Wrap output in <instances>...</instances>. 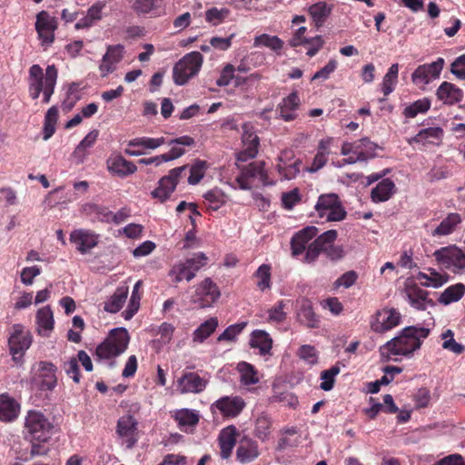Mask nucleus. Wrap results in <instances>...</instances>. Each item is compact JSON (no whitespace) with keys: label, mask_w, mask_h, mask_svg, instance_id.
I'll return each mask as SVG.
<instances>
[{"label":"nucleus","mask_w":465,"mask_h":465,"mask_svg":"<svg viewBox=\"0 0 465 465\" xmlns=\"http://www.w3.org/2000/svg\"><path fill=\"white\" fill-rule=\"evenodd\" d=\"M430 329L421 326H408L403 328L398 336L387 341L381 347V354L386 361H397L391 355L409 357L420 348L422 341L430 334Z\"/></svg>","instance_id":"f257e3e1"},{"label":"nucleus","mask_w":465,"mask_h":465,"mask_svg":"<svg viewBox=\"0 0 465 465\" xmlns=\"http://www.w3.org/2000/svg\"><path fill=\"white\" fill-rule=\"evenodd\" d=\"M53 430V423L44 413L35 410L27 412L24 427L25 440L46 442L51 439Z\"/></svg>","instance_id":"f03ea898"},{"label":"nucleus","mask_w":465,"mask_h":465,"mask_svg":"<svg viewBox=\"0 0 465 465\" xmlns=\"http://www.w3.org/2000/svg\"><path fill=\"white\" fill-rule=\"evenodd\" d=\"M432 256L441 270L454 274L465 273V249L450 244L436 250Z\"/></svg>","instance_id":"7ed1b4c3"},{"label":"nucleus","mask_w":465,"mask_h":465,"mask_svg":"<svg viewBox=\"0 0 465 465\" xmlns=\"http://www.w3.org/2000/svg\"><path fill=\"white\" fill-rule=\"evenodd\" d=\"M315 210L320 218L327 222H341L347 216V212L337 193H323L318 197Z\"/></svg>","instance_id":"20e7f679"},{"label":"nucleus","mask_w":465,"mask_h":465,"mask_svg":"<svg viewBox=\"0 0 465 465\" xmlns=\"http://www.w3.org/2000/svg\"><path fill=\"white\" fill-rule=\"evenodd\" d=\"M203 64V55L199 52H192L180 59L173 69V81L178 85L185 84L189 79L196 75Z\"/></svg>","instance_id":"39448f33"},{"label":"nucleus","mask_w":465,"mask_h":465,"mask_svg":"<svg viewBox=\"0 0 465 465\" xmlns=\"http://www.w3.org/2000/svg\"><path fill=\"white\" fill-rule=\"evenodd\" d=\"M207 260L204 253H196L184 262L175 263L169 271V276L176 283L183 280L190 282L194 278L196 272L207 263Z\"/></svg>","instance_id":"423d86ee"},{"label":"nucleus","mask_w":465,"mask_h":465,"mask_svg":"<svg viewBox=\"0 0 465 465\" xmlns=\"http://www.w3.org/2000/svg\"><path fill=\"white\" fill-rule=\"evenodd\" d=\"M56 367L49 361H40L36 370L32 369L30 386L32 390L53 391L56 384Z\"/></svg>","instance_id":"0eeeda50"},{"label":"nucleus","mask_w":465,"mask_h":465,"mask_svg":"<svg viewBox=\"0 0 465 465\" xmlns=\"http://www.w3.org/2000/svg\"><path fill=\"white\" fill-rule=\"evenodd\" d=\"M241 162L236 164L241 170L240 174L236 177V182L242 190L252 189V180L258 178L263 185L273 184L268 180V174L264 169V163L256 161L252 162L246 166H240Z\"/></svg>","instance_id":"6e6552de"},{"label":"nucleus","mask_w":465,"mask_h":465,"mask_svg":"<svg viewBox=\"0 0 465 465\" xmlns=\"http://www.w3.org/2000/svg\"><path fill=\"white\" fill-rule=\"evenodd\" d=\"M187 171L188 165L170 170L167 175L160 179L157 188L152 192V196L159 199L162 203L166 201L174 192L179 181L186 175Z\"/></svg>","instance_id":"1a4fd4ad"},{"label":"nucleus","mask_w":465,"mask_h":465,"mask_svg":"<svg viewBox=\"0 0 465 465\" xmlns=\"http://www.w3.org/2000/svg\"><path fill=\"white\" fill-rule=\"evenodd\" d=\"M32 343V336L28 331L23 330V326L15 324L13 326V332L8 338V345L13 361L17 364L23 363L25 352Z\"/></svg>","instance_id":"9d476101"},{"label":"nucleus","mask_w":465,"mask_h":465,"mask_svg":"<svg viewBox=\"0 0 465 465\" xmlns=\"http://www.w3.org/2000/svg\"><path fill=\"white\" fill-rule=\"evenodd\" d=\"M444 63V59L439 57L430 64L419 65L411 74V82L419 88L424 90L428 84L440 76Z\"/></svg>","instance_id":"9b49d317"},{"label":"nucleus","mask_w":465,"mask_h":465,"mask_svg":"<svg viewBox=\"0 0 465 465\" xmlns=\"http://www.w3.org/2000/svg\"><path fill=\"white\" fill-rule=\"evenodd\" d=\"M221 296L217 284L211 279L205 278L195 290L192 302L199 308L212 306Z\"/></svg>","instance_id":"f8f14e48"},{"label":"nucleus","mask_w":465,"mask_h":465,"mask_svg":"<svg viewBox=\"0 0 465 465\" xmlns=\"http://www.w3.org/2000/svg\"><path fill=\"white\" fill-rule=\"evenodd\" d=\"M245 401L240 396H223L215 401L210 407L211 411H219L223 418L237 417L244 409Z\"/></svg>","instance_id":"ddd939ff"},{"label":"nucleus","mask_w":465,"mask_h":465,"mask_svg":"<svg viewBox=\"0 0 465 465\" xmlns=\"http://www.w3.org/2000/svg\"><path fill=\"white\" fill-rule=\"evenodd\" d=\"M401 319V315L396 309L383 308L375 313L371 328L375 332L383 333L398 326Z\"/></svg>","instance_id":"4468645a"},{"label":"nucleus","mask_w":465,"mask_h":465,"mask_svg":"<svg viewBox=\"0 0 465 465\" xmlns=\"http://www.w3.org/2000/svg\"><path fill=\"white\" fill-rule=\"evenodd\" d=\"M378 145L369 138L364 137L354 142H345L341 145V153L342 155L356 154L362 161L375 156Z\"/></svg>","instance_id":"2eb2a0df"},{"label":"nucleus","mask_w":465,"mask_h":465,"mask_svg":"<svg viewBox=\"0 0 465 465\" xmlns=\"http://www.w3.org/2000/svg\"><path fill=\"white\" fill-rule=\"evenodd\" d=\"M207 384V379L193 371H183L176 381V388L181 394L201 393L205 390Z\"/></svg>","instance_id":"dca6fc26"},{"label":"nucleus","mask_w":465,"mask_h":465,"mask_svg":"<svg viewBox=\"0 0 465 465\" xmlns=\"http://www.w3.org/2000/svg\"><path fill=\"white\" fill-rule=\"evenodd\" d=\"M242 142L243 143V149L237 153L236 161L245 163L257 155L260 139L252 128L244 125Z\"/></svg>","instance_id":"f3484780"},{"label":"nucleus","mask_w":465,"mask_h":465,"mask_svg":"<svg viewBox=\"0 0 465 465\" xmlns=\"http://www.w3.org/2000/svg\"><path fill=\"white\" fill-rule=\"evenodd\" d=\"M57 27L55 18L45 11H41L36 15L35 30L43 45H51L54 40V31Z\"/></svg>","instance_id":"a211bd4d"},{"label":"nucleus","mask_w":465,"mask_h":465,"mask_svg":"<svg viewBox=\"0 0 465 465\" xmlns=\"http://www.w3.org/2000/svg\"><path fill=\"white\" fill-rule=\"evenodd\" d=\"M137 434V421L134 414L129 412L118 420V435L124 438L122 444L125 445L126 449L134 446L138 440Z\"/></svg>","instance_id":"6ab92c4d"},{"label":"nucleus","mask_w":465,"mask_h":465,"mask_svg":"<svg viewBox=\"0 0 465 465\" xmlns=\"http://www.w3.org/2000/svg\"><path fill=\"white\" fill-rule=\"evenodd\" d=\"M70 242L76 246L79 252L84 254L96 246L98 236L89 230L77 229L71 232Z\"/></svg>","instance_id":"aec40b11"},{"label":"nucleus","mask_w":465,"mask_h":465,"mask_svg":"<svg viewBox=\"0 0 465 465\" xmlns=\"http://www.w3.org/2000/svg\"><path fill=\"white\" fill-rule=\"evenodd\" d=\"M132 9L138 15H147L150 17H159L165 14L163 0H134Z\"/></svg>","instance_id":"412c9836"},{"label":"nucleus","mask_w":465,"mask_h":465,"mask_svg":"<svg viewBox=\"0 0 465 465\" xmlns=\"http://www.w3.org/2000/svg\"><path fill=\"white\" fill-rule=\"evenodd\" d=\"M301 104L300 97L296 92L291 93L278 104L276 113L278 117L285 122H291L297 118V113Z\"/></svg>","instance_id":"4be33fe9"},{"label":"nucleus","mask_w":465,"mask_h":465,"mask_svg":"<svg viewBox=\"0 0 465 465\" xmlns=\"http://www.w3.org/2000/svg\"><path fill=\"white\" fill-rule=\"evenodd\" d=\"M260 455L259 446L254 440L242 437L236 450V459L239 462L245 464L253 461Z\"/></svg>","instance_id":"5701e85b"},{"label":"nucleus","mask_w":465,"mask_h":465,"mask_svg":"<svg viewBox=\"0 0 465 465\" xmlns=\"http://www.w3.org/2000/svg\"><path fill=\"white\" fill-rule=\"evenodd\" d=\"M317 233L318 229L315 226L305 227L295 233L291 241L292 255L297 256L302 254L306 250L308 242L314 238Z\"/></svg>","instance_id":"b1692460"},{"label":"nucleus","mask_w":465,"mask_h":465,"mask_svg":"<svg viewBox=\"0 0 465 465\" xmlns=\"http://www.w3.org/2000/svg\"><path fill=\"white\" fill-rule=\"evenodd\" d=\"M237 435V429L233 425L224 428L220 432L218 441L222 459H228L232 455V450L236 444Z\"/></svg>","instance_id":"393cba45"},{"label":"nucleus","mask_w":465,"mask_h":465,"mask_svg":"<svg viewBox=\"0 0 465 465\" xmlns=\"http://www.w3.org/2000/svg\"><path fill=\"white\" fill-rule=\"evenodd\" d=\"M95 355L98 361L104 362L116 356V328L112 329L109 336L97 346Z\"/></svg>","instance_id":"a878e982"},{"label":"nucleus","mask_w":465,"mask_h":465,"mask_svg":"<svg viewBox=\"0 0 465 465\" xmlns=\"http://www.w3.org/2000/svg\"><path fill=\"white\" fill-rule=\"evenodd\" d=\"M437 98L446 104H454L463 98V91L450 82H443L436 92Z\"/></svg>","instance_id":"bb28decb"},{"label":"nucleus","mask_w":465,"mask_h":465,"mask_svg":"<svg viewBox=\"0 0 465 465\" xmlns=\"http://www.w3.org/2000/svg\"><path fill=\"white\" fill-rule=\"evenodd\" d=\"M406 295L410 304L417 310L424 311L428 304H433V302L428 297L429 292L416 284L406 288Z\"/></svg>","instance_id":"cd10ccee"},{"label":"nucleus","mask_w":465,"mask_h":465,"mask_svg":"<svg viewBox=\"0 0 465 465\" xmlns=\"http://www.w3.org/2000/svg\"><path fill=\"white\" fill-rule=\"evenodd\" d=\"M461 222L462 218L460 213H450L430 232V234L433 237L448 236L456 231Z\"/></svg>","instance_id":"c85d7f7f"},{"label":"nucleus","mask_w":465,"mask_h":465,"mask_svg":"<svg viewBox=\"0 0 465 465\" xmlns=\"http://www.w3.org/2000/svg\"><path fill=\"white\" fill-rule=\"evenodd\" d=\"M297 317L299 322L308 328H319L320 319L313 311L312 304L309 300L301 301Z\"/></svg>","instance_id":"c756f323"},{"label":"nucleus","mask_w":465,"mask_h":465,"mask_svg":"<svg viewBox=\"0 0 465 465\" xmlns=\"http://www.w3.org/2000/svg\"><path fill=\"white\" fill-rule=\"evenodd\" d=\"M45 86V74L39 64H33L29 68V92L32 99L35 100L43 93Z\"/></svg>","instance_id":"7c9ffc66"},{"label":"nucleus","mask_w":465,"mask_h":465,"mask_svg":"<svg viewBox=\"0 0 465 465\" xmlns=\"http://www.w3.org/2000/svg\"><path fill=\"white\" fill-rule=\"evenodd\" d=\"M444 131L440 127H429L419 131V133L410 140V143H431L440 144L442 141Z\"/></svg>","instance_id":"2f4dec72"},{"label":"nucleus","mask_w":465,"mask_h":465,"mask_svg":"<svg viewBox=\"0 0 465 465\" xmlns=\"http://www.w3.org/2000/svg\"><path fill=\"white\" fill-rule=\"evenodd\" d=\"M20 405L9 395H0V420L10 422L18 416Z\"/></svg>","instance_id":"473e14b6"},{"label":"nucleus","mask_w":465,"mask_h":465,"mask_svg":"<svg viewBox=\"0 0 465 465\" xmlns=\"http://www.w3.org/2000/svg\"><path fill=\"white\" fill-rule=\"evenodd\" d=\"M395 184L389 179L381 180L371 193V198L374 203H381L388 201L394 193Z\"/></svg>","instance_id":"72a5a7b5"},{"label":"nucleus","mask_w":465,"mask_h":465,"mask_svg":"<svg viewBox=\"0 0 465 465\" xmlns=\"http://www.w3.org/2000/svg\"><path fill=\"white\" fill-rule=\"evenodd\" d=\"M250 346L259 349L261 355H267L272 350V340L265 331L255 330L251 334Z\"/></svg>","instance_id":"f704fd0d"},{"label":"nucleus","mask_w":465,"mask_h":465,"mask_svg":"<svg viewBox=\"0 0 465 465\" xmlns=\"http://www.w3.org/2000/svg\"><path fill=\"white\" fill-rule=\"evenodd\" d=\"M36 323L39 334L48 336L54 329V315L50 306H44L36 312Z\"/></svg>","instance_id":"c9c22d12"},{"label":"nucleus","mask_w":465,"mask_h":465,"mask_svg":"<svg viewBox=\"0 0 465 465\" xmlns=\"http://www.w3.org/2000/svg\"><path fill=\"white\" fill-rule=\"evenodd\" d=\"M98 137V131L93 130L89 132L85 137L80 142L73 153V157L77 163H84L88 154V150L93 147Z\"/></svg>","instance_id":"e433bc0d"},{"label":"nucleus","mask_w":465,"mask_h":465,"mask_svg":"<svg viewBox=\"0 0 465 465\" xmlns=\"http://www.w3.org/2000/svg\"><path fill=\"white\" fill-rule=\"evenodd\" d=\"M309 15H311L313 23L317 27L322 26L330 16L331 6L326 2L320 1L312 5L308 8Z\"/></svg>","instance_id":"4c0bfd02"},{"label":"nucleus","mask_w":465,"mask_h":465,"mask_svg":"<svg viewBox=\"0 0 465 465\" xmlns=\"http://www.w3.org/2000/svg\"><path fill=\"white\" fill-rule=\"evenodd\" d=\"M180 428L195 427L200 420L199 411L191 409H181L173 415Z\"/></svg>","instance_id":"58836bf2"},{"label":"nucleus","mask_w":465,"mask_h":465,"mask_svg":"<svg viewBox=\"0 0 465 465\" xmlns=\"http://www.w3.org/2000/svg\"><path fill=\"white\" fill-rule=\"evenodd\" d=\"M58 77V72L54 64L48 65L45 74V86L43 90V102L48 104L53 95Z\"/></svg>","instance_id":"ea45409f"},{"label":"nucleus","mask_w":465,"mask_h":465,"mask_svg":"<svg viewBox=\"0 0 465 465\" xmlns=\"http://www.w3.org/2000/svg\"><path fill=\"white\" fill-rule=\"evenodd\" d=\"M465 294V285L461 282L446 288L439 298V302L444 305L460 301Z\"/></svg>","instance_id":"a19ab883"},{"label":"nucleus","mask_w":465,"mask_h":465,"mask_svg":"<svg viewBox=\"0 0 465 465\" xmlns=\"http://www.w3.org/2000/svg\"><path fill=\"white\" fill-rule=\"evenodd\" d=\"M217 327L218 320L216 317L206 320L193 331V341L203 342L215 331Z\"/></svg>","instance_id":"79ce46f5"},{"label":"nucleus","mask_w":465,"mask_h":465,"mask_svg":"<svg viewBox=\"0 0 465 465\" xmlns=\"http://www.w3.org/2000/svg\"><path fill=\"white\" fill-rule=\"evenodd\" d=\"M141 287H142V282L141 281L136 282V283L134 284V286L133 288V292H132V295H131V298L129 301L128 307L125 311H124L122 312V316L125 320L132 319L133 316L138 312V310L140 308V301L142 298Z\"/></svg>","instance_id":"37998d69"},{"label":"nucleus","mask_w":465,"mask_h":465,"mask_svg":"<svg viewBox=\"0 0 465 465\" xmlns=\"http://www.w3.org/2000/svg\"><path fill=\"white\" fill-rule=\"evenodd\" d=\"M241 374V382L243 385H254L259 382L258 371L255 367L246 361H241L237 365Z\"/></svg>","instance_id":"c03bdc74"},{"label":"nucleus","mask_w":465,"mask_h":465,"mask_svg":"<svg viewBox=\"0 0 465 465\" xmlns=\"http://www.w3.org/2000/svg\"><path fill=\"white\" fill-rule=\"evenodd\" d=\"M417 278L420 281L425 280V282H420L421 285L426 287L431 286L434 288L442 286L449 279L447 275L440 273L435 269H430V274L419 272Z\"/></svg>","instance_id":"a18cd8bd"},{"label":"nucleus","mask_w":465,"mask_h":465,"mask_svg":"<svg viewBox=\"0 0 465 465\" xmlns=\"http://www.w3.org/2000/svg\"><path fill=\"white\" fill-rule=\"evenodd\" d=\"M272 267L270 264L263 263L254 272L253 276L257 279L256 285L262 292L270 289L272 285Z\"/></svg>","instance_id":"49530a36"},{"label":"nucleus","mask_w":465,"mask_h":465,"mask_svg":"<svg viewBox=\"0 0 465 465\" xmlns=\"http://www.w3.org/2000/svg\"><path fill=\"white\" fill-rule=\"evenodd\" d=\"M430 104H431L430 100L428 98L419 99V100L415 101L414 103L407 105L404 108L402 114L406 118H414L419 114L427 113L429 111V109L430 108Z\"/></svg>","instance_id":"de8ad7c7"},{"label":"nucleus","mask_w":465,"mask_h":465,"mask_svg":"<svg viewBox=\"0 0 465 465\" xmlns=\"http://www.w3.org/2000/svg\"><path fill=\"white\" fill-rule=\"evenodd\" d=\"M254 46H265L274 52H279L283 47V41L276 35L262 34L254 38Z\"/></svg>","instance_id":"09e8293b"},{"label":"nucleus","mask_w":465,"mask_h":465,"mask_svg":"<svg viewBox=\"0 0 465 465\" xmlns=\"http://www.w3.org/2000/svg\"><path fill=\"white\" fill-rule=\"evenodd\" d=\"M165 143L164 137L152 138L147 136L132 139L128 143L129 147H141L143 149H156Z\"/></svg>","instance_id":"8fccbe9b"},{"label":"nucleus","mask_w":465,"mask_h":465,"mask_svg":"<svg viewBox=\"0 0 465 465\" xmlns=\"http://www.w3.org/2000/svg\"><path fill=\"white\" fill-rule=\"evenodd\" d=\"M401 371H402V369L398 366L384 367L383 368L384 375L381 378V380L369 383L368 391L370 393H377L380 391L381 384L386 385L392 381V377H390V378L388 377L389 373H391V372L401 373Z\"/></svg>","instance_id":"3c124183"},{"label":"nucleus","mask_w":465,"mask_h":465,"mask_svg":"<svg viewBox=\"0 0 465 465\" xmlns=\"http://www.w3.org/2000/svg\"><path fill=\"white\" fill-rule=\"evenodd\" d=\"M205 201L209 203L208 208L217 211L225 203V195L221 189L213 188L203 195Z\"/></svg>","instance_id":"603ef678"},{"label":"nucleus","mask_w":465,"mask_h":465,"mask_svg":"<svg viewBox=\"0 0 465 465\" xmlns=\"http://www.w3.org/2000/svg\"><path fill=\"white\" fill-rule=\"evenodd\" d=\"M116 61V46L110 45L106 54L103 56L100 71L102 76H105L110 72L114 70V63Z\"/></svg>","instance_id":"864d4df0"},{"label":"nucleus","mask_w":465,"mask_h":465,"mask_svg":"<svg viewBox=\"0 0 465 465\" xmlns=\"http://www.w3.org/2000/svg\"><path fill=\"white\" fill-rule=\"evenodd\" d=\"M246 325L247 322H242L228 326L223 331V332L218 336L217 341L222 342L235 341L236 337L244 330Z\"/></svg>","instance_id":"5fc2aeb1"},{"label":"nucleus","mask_w":465,"mask_h":465,"mask_svg":"<svg viewBox=\"0 0 465 465\" xmlns=\"http://www.w3.org/2000/svg\"><path fill=\"white\" fill-rule=\"evenodd\" d=\"M206 168V162L197 160L190 168L188 167L190 173L188 183L193 185L197 184L203 178Z\"/></svg>","instance_id":"6e6d98bb"},{"label":"nucleus","mask_w":465,"mask_h":465,"mask_svg":"<svg viewBox=\"0 0 465 465\" xmlns=\"http://www.w3.org/2000/svg\"><path fill=\"white\" fill-rule=\"evenodd\" d=\"M340 373V367L338 364L331 366L328 370H324L321 372V389L328 391H331L334 386V378Z\"/></svg>","instance_id":"4d7b16f0"},{"label":"nucleus","mask_w":465,"mask_h":465,"mask_svg":"<svg viewBox=\"0 0 465 465\" xmlns=\"http://www.w3.org/2000/svg\"><path fill=\"white\" fill-rule=\"evenodd\" d=\"M454 333L451 330H447L441 334V338L444 340L442 348L449 350L456 354H461L465 351V346L458 343L454 338Z\"/></svg>","instance_id":"13d9d810"},{"label":"nucleus","mask_w":465,"mask_h":465,"mask_svg":"<svg viewBox=\"0 0 465 465\" xmlns=\"http://www.w3.org/2000/svg\"><path fill=\"white\" fill-rule=\"evenodd\" d=\"M272 427L271 419L265 415L257 418L255 424V435L262 440H265L270 434Z\"/></svg>","instance_id":"bf43d9fd"},{"label":"nucleus","mask_w":465,"mask_h":465,"mask_svg":"<svg viewBox=\"0 0 465 465\" xmlns=\"http://www.w3.org/2000/svg\"><path fill=\"white\" fill-rule=\"evenodd\" d=\"M301 162L295 161L292 163L286 164L285 163H279L277 165L278 172L282 179L284 180H292L296 177V175L300 173Z\"/></svg>","instance_id":"052dcab7"},{"label":"nucleus","mask_w":465,"mask_h":465,"mask_svg":"<svg viewBox=\"0 0 465 465\" xmlns=\"http://www.w3.org/2000/svg\"><path fill=\"white\" fill-rule=\"evenodd\" d=\"M229 13L230 12L227 8L218 9L216 7H212L205 12V19L208 23L217 25L227 17Z\"/></svg>","instance_id":"680f3d73"},{"label":"nucleus","mask_w":465,"mask_h":465,"mask_svg":"<svg viewBox=\"0 0 465 465\" xmlns=\"http://www.w3.org/2000/svg\"><path fill=\"white\" fill-rule=\"evenodd\" d=\"M285 302L284 301H279L277 303L268 311V319L273 322H282L286 319V313L284 312Z\"/></svg>","instance_id":"e2e57ef3"},{"label":"nucleus","mask_w":465,"mask_h":465,"mask_svg":"<svg viewBox=\"0 0 465 465\" xmlns=\"http://www.w3.org/2000/svg\"><path fill=\"white\" fill-rule=\"evenodd\" d=\"M301 202V195L298 188H294L288 193H283L282 195V206L291 210L295 204Z\"/></svg>","instance_id":"0e129e2a"},{"label":"nucleus","mask_w":465,"mask_h":465,"mask_svg":"<svg viewBox=\"0 0 465 465\" xmlns=\"http://www.w3.org/2000/svg\"><path fill=\"white\" fill-rule=\"evenodd\" d=\"M64 370L67 376L71 378L74 382H80V369L78 361L75 358H71L64 364Z\"/></svg>","instance_id":"69168bd1"},{"label":"nucleus","mask_w":465,"mask_h":465,"mask_svg":"<svg viewBox=\"0 0 465 465\" xmlns=\"http://www.w3.org/2000/svg\"><path fill=\"white\" fill-rule=\"evenodd\" d=\"M143 225L138 223H129L121 230H118V235H124L129 239H138L142 236Z\"/></svg>","instance_id":"338daca9"},{"label":"nucleus","mask_w":465,"mask_h":465,"mask_svg":"<svg viewBox=\"0 0 465 465\" xmlns=\"http://www.w3.org/2000/svg\"><path fill=\"white\" fill-rule=\"evenodd\" d=\"M450 72L458 78L465 79V54L451 64Z\"/></svg>","instance_id":"774afa93"}]
</instances>
